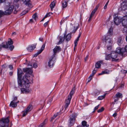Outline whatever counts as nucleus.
<instances>
[{
    "mask_svg": "<svg viewBox=\"0 0 127 127\" xmlns=\"http://www.w3.org/2000/svg\"><path fill=\"white\" fill-rule=\"evenodd\" d=\"M33 77L32 75H31L30 76H28L26 75H24L23 77V82H22L23 84L22 87L23 88L21 89V92L23 93H29L30 91L29 88L30 86L29 83L30 82H32L33 81L32 77Z\"/></svg>",
    "mask_w": 127,
    "mask_h": 127,
    "instance_id": "nucleus-1",
    "label": "nucleus"
},
{
    "mask_svg": "<svg viewBox=\"0 0 127 127\" xmlns=\"http://www.w3.org/2000/svg\"><path fill=\"white\" fill-rule=\"evenodd\" d=\"M113 30L112 28H110L108 30L106 36H105L104 41L105 43L107 49L109 50H111L112 49V42L109 37L113 34Z\"/></svg>",
    "mask_w": 127,
    "mask_h": 127,
    "instance_id": "nucleus-2",
    "label": "nucleus"
},
{
    "mask_svg": "<svg viewBox=\"0 0 127 127\" xmlns=\"http://www.w3.org/2000/svg\"><path fill=\"white\" fill-rule=\"evenodd\" d=\"M75 89V87H73L70 93L68 96L67 99H66L65 101V104L64 106L65 109H66L69 104L71 100L72 96L74 93Z\"/></svg>",
    "mask_w": 127,
    "mask_h": 127,
    "instance_id": "nucleus-3",
    "label": "nucleus"
},
{
    "mask_svg": "<svg viewBox=\"0 0 127 127\" xmlns=\"http://www.w3.org/2000/svg\"><path fill=\"white\" fill-rule=\"evenodd\" d=\"M21 69H18L17 71V75H18V85L21 87H22L23 84H22V82H23V78L22 80H21L22 74V73H20V72Z\"/></svg>",
    "mask_w": 127,
    "mask_h": 127,
    "instance_id": "nucleus-4",
    "label": "nucleus"
},
{
    "mask_svg": "<svg viewBox=\"0 0 127 127\" xmlns=\"http://www.w3.org/2000/svg\"><path fill=\"white\" fill-rule=\"evenodd\" d=\"M9 122L8 118L0 120V127H8Z\"/></svg>",
    "mask_w": 127,
    "mask_h": 127,
    "instance_id": "nucleus-5",
    "label": "nucleus"
},
{
    "mask_svg": "<svg viewBox=\"0 0 127 127\" xmlns=\"http://www.w3.org/2000/svg\"><path fill=\"white\" fill-rule=\"evenodd\" d=\"M77 115L75 113L72 114L70 115V118L69 120V126L71 127L73 125L74 123L75 122V118Z\"/></svg>",
    "mask_w": 127,
    "mask_h": 127,
    "instance_id": "nucleus-6",
    "label": "nucleus"
},
{
    "mask_svg": "<svg viewBox=\"0 0 127 127\" xmlns=\"http://www.w3.org/2000/svg\"><path fill=\"white\" fill-rule=\"evenodd\" d=\"M33 108L32 105L31 104H30L28 107L26 109L23 111L22 112L23 117L25 116L27 114L31 111Z\"/></svg>",
    "mask_w": 127,
    "mask_h": 127,
    "instance_id": "nucleus-7",
    "label": "nucleus"
},
{
    "mask_svg": "<svg viewBox=\"0 0 127 127\" xmlns=\"http://www.w3.org/2000/svg\"><path fill=\"white\" fill-rule=\"evenodd\" d=\"M123 97V95L122 93L117 92L114 97V102H115L117 101L119 99L122 98Z\"/></svg>",
    "mask_w": 127,
    "mask_h": 127,
    "instance_id": "nucleus-8",
    "label": "nucleus"
},
{
    "mask_svg": "<svg viewBox=\"0 0 127 127\" xmlns=\"http://www.w3.org/2000/svg\"><path fill=\"white\" fill-rule=\"evenodd\" d=\"M122 20V18L118 16L115 17L114 19V23L117 25H119L121 22Z\"/></svg>",
    "mask_w": 127,
    "mask_h": 127,
    "instance_id": "nucleus-9",
    "label": "nucleus"
},
{
    "mask_svg": "<svg viewBox=\"0 0 127 127\" xmlns=\"http://www.w3.org/2000/svg\"><path fill=\"white\" fill-rule=\"evenodd\" d=\"M53 56H52L49 59V61L48 62V65L50 67H53L54 63V61H55V60L54 59H55L54 58L55 57L53 58Z\"/></svg>",
    "mask_w": 127,
    "mask_h": 127,
    "instance_id": "nucleus-10",
    "label": "nucleus"
},
{
    "mask_svg": "<svg viewBox=\"0 0 127 127\" xmlns=\"http://www.w3.org/2000/svg\"><path fill=\"white\" fill-rule=\"evenodd\" d=\"M111 54L112 59V61H117V59H116L117 57L118 54L115 52L112 51L111 52Z\"/></svg>",
    "mask_w": 127,
    "mask_h": 127,
    "instance_id": "nucleus-11",
    "label": "nucleus"
},
{
    "mask_svg": "<svg viewBox=\"0 0 127 127\" xmlns=\"http://www.w3.org/2000/svg\"><path fill=\"white\" fill-rule=\"evenodd\" d=\"M121 8L123 11H125V13H127V4L126 3L123 2L122 4Z\"/></svg>",
    "mask_w": 127,
    "mask_h": 127,
    "instance_id": "nucleus-12",
    "label": "nucleus"
},
{
    "mask_svg": "<svg viewBox=\"0 0 127 127\" xmlns=\"http://www.w3.org/2000/svg\"><path fill=\"white\" fill-rule=\"evenodd\" d=\"M14 8V6L11 5L9 7L8 9L6 10L4 13V14L6 15L10 14L12 12Z\"/></svg>",
    "mask_w": 127,
    "mask_h": 127,
    "instance_id": "nucleus-13",
    "label": "nucleus"
},
{
    "mask_svg": "<svg viewBox=\"0 0 127 127\" xmlns=\"http://www.w3.org/2000/svg\"><path fill=\"white\" fill-rule=\"evenodd\" d=\"M61 50V48L60 46H56L53 49L54 54L52 56L53 57H55L56 53H58Z\"/></svg>",
    "mask_w": 127,
    "mask_h": 127,
    "instance_id": "nucleus-14",
    "label": "nucleus"
},
{
    "mask_svg": "<svg viewBox=\"0 0 127 127\" xmlns=\"http://www.w3.org/2000/svg\"><path fill=\"white\" fill-rule=\"evenodd\" d=\"M121 22L123 26H126L127 25V15H126L123 17Z\"/></svg>",
    "mask_w": 127,
    "mask_h": 127,
    "instance_id": "nucleus-15",
    "label": "nucleus"
},
{
    "mask_svg": "<svg viewBox=\"0 0 127 127\" xmlns=\"http://www.w3.org/2000/svg\"><path fill=\"white\" fill-rule=\"evenodd\" d=\"M45 44L44 43L42 45L40 49L34 55V57H37V55L40 53H41L43 51L45 47Z\"/></svg>",
    "mask_w": 127,
    "mask_h": 127,
    "instance_id": "nucleus-16",
    "label": "nucleus"
},
{
    "mask_svg": "<svg viewBox=\"0 0 127 127\" xmlns=\"http://www.w3.org/2000/svg\"><path fill=\"white\" fill-rule=\"evenodd\" d=\"M72 26V29H73L72 30V33H74L78 29L79 24L78 23H75Z\"/></svg>",
    "mask_w": 127,
    "mask_h": 127,
    "instance_id": "nucleus-17",
    "label": "nucleus"
},
{
    "mask_svg": "<svg viewBox=\"0 0 127 127\" xmlns=\"http://www.w3.org/2000/svg\"><path fill=\"white\" fill-rule=\"evenodd\" d=\"M117 54H121L122 55L124 54V50H123V48L118 47L116 51V52Z\"/></svg>",
    "mask_w": 127,
    "mask_h": 127,
    "instance_id": "nucleus-18",
    "label": "nucleus"
},
{
    "mask_svg": "<svg viewBox=\"0 0 127 127\" xmlns=\"http://www.w3.org/2000/svg\"><path fill=\"white\" fill-rule=\"evenodd\" d=\"M19 102V101H18L17 102H14V100H12L9 106L12 107H16L17 106V103Z\"/></svg>",
    "mask_w": 127,
    "mask_h": 127,
    "instance_id": "nucleus-19",
    "label": "nucleus"
},
{
    "mask_svg": "<svg viewBox=\"0 0 127 127\" xmlns=\"http://www.w3.org/2000/svg\"><path fill=\"white\" fill-rule=\"evenodd\" d=\"M36 44H34L33 46H29L27 48L28 50L30 52H31L33 51L34 49L35 48Z\"/></svg>",
    "mask_w": 127,
    "mask_h": 127,
    "instance_id": "nucleus-20",
    "label": "nucleus"
},
{
    "mask_svg": "<svg viewBox=\"0 0 127 127\" xmlns=\"http://www.w3.org/2000/svg\"><path fill=\"white\" fill-rule=\"evenodd\" d=\"M24 3L26 5L30 6L31 5L30 0H22Z\"/></svg>",
    "mask_w": 127,
    "mask_h": 127,
    "instance_id": "nucleus-21",
    "label": "nucleus"
},
{
    "mask_svg": "<svg viewBox=\"0 0 127 127\" xmlns=\"http://www.w3.org/2000/svg\"><path fill=\"white\" fill-rule=\"evenodd\" d=\"M64 39L67 41H69L71 38V34H67L66 35H64Z\"/></svg>",
    "mask_w": 127,
    "mask_h": 127,
    "instance_id": "nucleus-22",
    "label": "nucleus"
},
{
    "mask_svg": "<svg viewBox=\"0 0 127 127\" xmlns=\"http://www.w3.org/2000/svg\"><path fill=\"white\" fill-rule=\"evenodd\" d=\"M1 45L2 48V47L5 48H8V46L7 42H3Z\"/></svg>",
    "mask_w": 127,
    "mask_h": 127,
    "instance_id": "nucleus-23",
    "label": "nucleus"
},
{
    "mask_svg": "<svg viewBox=\"0 0 127 127\" xmlns=\"http://www.w3.org/2000/svg\"><path fill=\"white\" fill-rule=\"evenodd\" d=\"M47 119H45L43 122L40 125L39 127H45V125L47 123Z\"/></svg>",
    "mask_w": 127,
    "mask_h": 127,
    "instance_id": "nucleus-24",
    "label": "nucleus"
},
{
    "mask_svg": "<svg viewBox=\"0 0 127 127\" xmlns=\"http://www.w3.org/2000/svg\"><path fill=\"white\" fill-rule=\"evenodd\" d=\"M56 2V1L54 0L50 4V6L52 10H53V8L55 6V3Z\"/></svg>",
    "mask_w": 127,
    "mask_h": 127,
    "instance_id": "nucleus-25",
    "label": "nucleus"
},
{
    "mask_svg": "<svg viewBox=\"0 0 127 127\" xmlns=\"http://www.w3.org/2000/svg\"><path fill=\"white\" fill-rule=\"evenodd\" d=\"M101 62L100 61L97 62L95 64V68L97 69V68H99L100 67L101 64Z\"/></svg>",
    "mask_w": 127,
    "mask_h": 127,
    "instance_id": "nucleus-26",
    "label": "nucleus"
},
{
    "mask_svg": "<svg viewBox=\"0 0 127 127\" xmlns=\"http://www.w3.org/2000/svg\"><path fill=\"white\" fill-rule=\"evenodd\" d=\"M81 33L80 32L79 36L77 37V38L75 40L74 43L75 45V46H76L77 44V42L79 40V38L80 37L81 35Z\"/></svg>",
    "mask_w": 127,
    "mask_h": 127,
    "instance_id": "nucleus-27",
    "label": "nucleus"
},
{
    "mask_svg": "<svg viewBox=\"0 0 127 127\" xmlns=\"http://www.w3.org/2000/svg\"><path fill=\"white\" fill-rule=\"evenodd\" d=\"M62 4L63 7L64 8L67 6V2L65 1H62Z\"/></svg>",
    "mask_w": 127,
    "mask_h": 127,
    "instance_id": "nucleus-28",
    "label": "nucleus"
},
{
    "mask_svg": "<svg viewBox=\"0 0 127 127\" xmlns=\"http://www.w3.org/2000/svg\"><path fill=\"white\" fill-rule=\"evenodd\" d=\"M7 65L6 64L3 65H2V70H3V71H4V70L6 71L7 70Z\"/></svg>",
    "mask_w": 127,
    "mask_h": 127,
    "instance_id": "nucleus-29",
    "label": "nucleus"
},
{
    "mask_svg": "<svg viewBox=\"0 0 127 127\" xmlns=\"http://www.w3.org/2000/svg\"><path fill=\"white\" fill-rule=\"evenodd\" d=\"M82 124L83 127H88L89 126V125L87 124V122L85 121H83L82 122Z\"/></svg>",
    "mask_w": 127,
    "mask_h": 127,
    "instance_id": "nucleus-30",
    "label": "nucleus"
},
{
    "mask_svg": "<svg viewBox=\"0 0 127 127\" xmlns=\"http://www.w3.org/2000/svg\"><path fill=\"white\" fill-rule=\"evenodd\" d=\"M64 38L63 37H60V40L58 42V45L62 43L64 40Z\"/></svg>",
    "mask_w": 127,
    "mask_h": 127,
    "instance_id": "nucleus-31",
    "label": "nucleus"
},
{
    "mask_svg": "<svg viewBox=\"0 0 127 127\" xmlns=\"http://www.w3.org/2000/svg\"><path fill=\"white\" fill-rule=\"evenodd\" d=\"M109 73V71L107 70H105L102 71L99 74V75H100L105 74H108Z\"/></svg>",
    "mask_w": 127,
    "mask_h": 127,
    "instance_id": "nucleus-32",
    "label": "nucleus"
},
{
    "mask_svg": "<svg viewBox=\"0 0 127 127\" xmlns=\"http://www.w3.org/2000/svg\"><path fill=\"white\" fill-rule=\"evenodd\" d=\"M32 17L33 19L36 21V20L38 19V16L37 13H35L33 14L32 15Z\"/></svg>",
    "mask_w": 127,
    "mask_h": 127,
    "instance_id": "nucleus-33",
    "label": "nucleus"
},
{
    "mask_svg": "<svg viewBox=\"0 0 127 127\" xmlns=\"http://www.w3.org/2000/svg\"><path fill=\"white\" fill-rule=\"evenodd\" d=\"M106 94H105L103 95H101L98 97V99L99 100H101L104 98L105 97Z\"/></svg>",
    "mask_w": 127,
    "mask_h": 127,
    "instance_id": "nucleus-34",
    "label": "nucleus"
},
{
    "mask_svg": "<svg viewBox=\"0 0 127 127\" xmlns=\"http://www.w3.org/2000/svg\"><path fill=\"white\" fill-rule=\"evenodd\" d=\"M7 43L9 45H12L13 44V41L11 39L9 38V40L8 41V43Z\"/></svg>",
    "mask_w": 127,
    "mask_h": 127,
    "instance_id": "nucleus-35",
    "label": "nucleus"
},
{
    "mask_svg": "<svg viewBox=\"0 0 127 127\" xmlns=\"http://www.w3.org/2000/svg\"><path fill=\"white\" fill-rule=\"evenodd\" d=\"M111 58V54H108L106 56L105 59L106 60H109Z\"/></svg>",
    "mask_w": 127,
    "mask_h": 127,
    "instance_id": "nucleus-36",
    "label": "nucleus"
},
{
    "mask_svg": "<svg viewBox=\"0 0 127 127\" xmlns=\"http://www.w3.org/2000/svg\"><path fill=\"white\" fill-rule=\"evenodd\" d=\"M123 50L124 54L127 53V45L125 46V48H123Z\"/></svg>",
    "mask_w": 127,
    "mask_h": 127,
    "instance_id": "nucleus-37",
    "label": "nucleus"
},
{
    "mask_svg": "<svg viewBox=\"0 0 127 127\" xmlns=\"http://www.w3.org/2000/svg\"><path fill=\"white\" fill-rule=\"evenodd\" d=\"M125 27L123 29V31L124 33H127V26Z\"/></svg>",
    "mask_w": 127,
    "mask_h": 127,
    "instance_id": "nucleus-38",
    "label": "nucleus"
},
{
    "mask_svg": "<svg viewBox=\"0 0 127 127\" xmlns=\"http://www.w3.org/2000/svg\"><path fill=\"white\" fill-rule=\"evenodd\" d=\"M59 113H57L56 114H55L51 118L52 121L53 119L55 118L57 115H58Z\"/></svg>",
    "mask_w": 127,
    "mask_h": 127,
    "instance_id": "nucleus-39",
    "label": "nucleus"
},
{
    "mask_svg": "<svg viewBox=\"0 0 127 127\" xmlns=\"http://www.w3.org/2000/svg\"><path fill=\"white\" fill-rule=\"evenodd\" d=\"M100 91L97 90H95L94 92L95 94L96 95H98L100 93Z\"/></svg>",
    "mask_w": 127,
    "mask_h": 127,
    "instance_id": "nucleus-40",
    "label": "nucleus"
},
{
    "mask_svg": "<svg viewBox=\"0 0 127 127\" xmlns=\"http://www.w3.org/2000/svg\"><path fill=\"white\" fill-rule=\"evenodd\" d=\"M104 110V108L102 107L100 109H99L97 110V112L98 113H100L103 111Z\"/></svg>",
    "mask_w": 127,
    "mask_h": 127,
    "instance_id": "nucleus-41",
    "label": "nucleus"
},
{
    "mask_svg": "<svg viewBox=\"0 0 127 127\" xmlns=\"http://www.w3.org/2000/svg\"><path fill=\"white\" fill-rule=\"evenodd\" d=\"M122 41V38H119L118 41V43L119 45H120V43Z\"/></svg>",
    "mask_w": 127,
    "mask_h": 127,
    "instance_id": "nucleus-42",
    "label": "nucleus"
},
{
    "mask_svg": "<svg viewBox=\"0 0 127 127\" xmlns=\"http://www.w3.org/2000/svg\"><path fill=\"white\" fill-rule=\"evenodd\" d=\"M32 72V68H28V72L29 74L31 73Z\"/></svg>",
    "mask_w": 127,
    "mask_h": 127,
    "instance_id": "nucleus-43",
    "label": "nucleus"
},
{
    "mask_svg": "<svg viewBox=\"0 0 127 127\" xmlns=\"http://www.w3.org/2000/svg\"><path fill=\"white\" fill-rule=\"evenodd\" d=\"M99 7V5L98 4L96 6V7L95 8V9H94V10L93 11V12H94L95 13V12L97 10V9Z\"/></svg>",
    "mask_w": 127,
    "mask_h": 127,
    "instance_id": "nucleus-44",
    "label": "nucleus"
},
{
    "mask_svg": "<svg viewBox=\"0 0 127 127\" xmlns=\"http://www.w3.org/2000/svg\"><path fill=\"white\" fill-rule=\"evenodd\" d=\"M52 13L51 12H49L47 13L45 16L46 18L50 16L52 14Z\"/></svg>",
    "mask_w": 127,
    "mask_h": 127,
    "instance_id": "nucleus-45",
    "label": "nucleus"
},
{
    "mask_svg": "<svg viewBox=\"0 0 127 127\" xmlns=\"http://www.w3.org/2000/svg\"><path fill=\"white\" fill-rule=\"evenodd\" d=\"M28 12V11L26 10H25L23 11L21 13V14L22 15H24L26 14Z\"/></svg>",
    "mask_w": 127,
    "mask_h": 127,
    "instance_id": "nucleus-46",
    "label": "nucleus"
},
{
    "mask_svg": "<svg viewBox=\"0 0 127 127\" xmlns=\"http://www.w3.org/2000/svg\"><path fill=\"white\" fill-rule=\"evenodd\" d=\"M28 69V68H24L23 69V71L24 72H27Z\"/></svg>",
    "mask_w": 127,
    "mask_h": 127,
    "instance_id": "nucleus-47",
    "label": "nucleus"
},
{
    "mask_svg": "<svg viewBox=\"0 0 127 127\" xmlns=\"http://www.w3.org/2000/svg\"><path fill=\"white\" fill-rule=\"evenodd\" d=\"M9 47L10 50L11 51H12L13 50V49L14 48V46L13 45H11L10 46V47Z\"/></svg>",
    "mask_w": 127,
    "mask_h": 127,
    "instance_id": "nucleus-48",
    "label": "nucleus"
},
{
    "mask_svg": "<svg viewBox=\"0 0 127 127\" xmlns=\"http://www.w3.org/2000/svg\"><path fill=\"white\" fill-rule=\"evenodd\" d=\"M93 77H92L90 76L88 78V81L87 82L88 83L90 82V81L92 79Z\"/></svg>",
    "mask_w": 127,
    "mask_h": 127,
    "instance_id": "nucleus-49",
    "label": "nucleus"
},
{
    "mask_svg": "<svg viewBox=\"0 0 127 127\" xmlns=\"http://www.w3.org/2000/svg\"><path fill=\"white\" fill-rule=\"evenodd\" d=\"M4 14V12L1 10H0V18L1 17L2 15Z\"/></svg>",
    "mask_w": 127,
    "mask_h": 127,
    "instance_id": "nucleus-50",
    "label": "nucleus"
},
{
    "mask_svg": "<svg viewBox=\"0 0 127 127\" xmlns=\"http://www.w3.org/2000/svg\"><path fill=\"white\" fill-rule=\"evenodd\" d=\"M97 69L96 68H95L93 70V71L92 73L94 74H95L96 72Z\"/></svg>",
    "mask_w": 127,
    "mask_h": 127,
    "instance_id": "nucleus-51",
    "label": "nucleus"
},
{
    "mask_svg": "<svg viewBox=\"0 0 127 127\" xmlns=\"http://www.w3.org/2000/svg\"><path fill=\"white\" fill-rule=\"evenodd\" d=\"M99 105H98L97 106L95 107L94 109V111H93V112H95V110L97 109L98 108Z\"/></svg>",
    "mask_w": 127,
    "mask_h": 127,
    "instance_id": "nucleus-52",
    "label": "nucleus"
},
{
    "mask_svg": "<svg viewBox=\"0 0 127 127\" xmlns=\"http://www.w3.org/2000/svg\"><path fill=\"white\" fill-rule=\"evenodd\" d=\"M121 71L123 73H126L127 72V70H126L124 69H122L121 70Z\"/></svg>",
    "mask_w": 127,
    "mask_h": 127,
    "instance_id": "nucleus-53",
    "label": "nucleus"
},
{
    "mask_svg": "<svg viewBox=\"0 0 127 127\" xmlns=\"http://www.w3.org/2000/svg\"><path fill=\"white\" fill-rule=\"evenodd\" d=\"M33 67L35 68H37V64L36 63H34L33 64Z\"/></svg>",
    "mask_w": 127,
    "mask_h": 127,
    "instance_id": "nucleus-54",
    "label": "nucleus"
},
{
    "mask_svg": "<svg viewBox=\"0 0 127 127\" xmlns=\"http://www.w3.org/2000/svg\"><path fill=\"white\" fill-rule=\"evenodd\" d=\"M124 85L123 84H121L119 86V87L120 88H123L124 87Z\"/></svg>",
    "mask_w": 127,
    "mask_h": 127,
    "instance_id": "nucleus-55",
    "label": "nucleus"
},
{
    "mask_svg": "<svg viewBox=\"0 0 127 127\" xmlns=\"http://www.w3.org/2000/svg\"><path fill=\"white\" fill-rule=\"evenodd\" d=\"M9 68H10V70H12L13 68V66L10 65H9Z\"/></svg>",
    "mask_w": 127,
    "mask_h": 127,
    "instance_id": "nucleus-56",
    "label": "nucleus"
},
{
    "mask_svg": "<svg viewBox=\"0 0 127 127\" xmlns=\"http://www.w3.org/2000/svg\"><path fill=\"white\" fill-rule=\"evenodd\" d=\"M48 21L45 23L44 24V26L45 27H46L48 24Z\"/></svg>",
    "mask_w": 127,
    "mask_h": 127,
    "instance_id": "nucleus-57",
    "label": "nucleus"
},
{
    "mask_svg": "<svg viewBox=\"0 0 127 127\" xmlns=\"http://www.w3.org/2000/svg\"><path fill=\"white\" fill-rule=\"evenodd\" d=\"M92 17H93L91 15H90L89 18V19L88 21L89 22L90 21H91V19L92 18Z\"/></svg>",
    "mask_w": 127,
    "mask_h": 127,
    "instance_id": "nucleus-58",
    "label": "nucleus"
},
{
    "mask_svg": "<svg viewBox=\"0 0 127 127\" xmlns=\"http://www.w3.org/2000/svg\"><path fill=\"white\" fill-rule=\"evenodd\" d=\"M117 115V113H116L115 112V113L113 114V115H112V116L113 117H114V118H115L116 117V116Z\"/></svg>",
    "mask_w": 127,
    "mask_h": 127,
    "instance_id": "nucleus-59",
    "label": "nucleus"
},
{
    "mask_svg": "<svg viewBox=\"0 0 127 127\" xmlns=\"http://www.w3.org/2000/svg\"><path fill=\"white\" fill-rule=\"evenodd\" d=\"M88 55H87L86 57L85 58L84 60L85 61H86L87 60L88 57Z\"/></svg>",
    "mask_w": 127,
    "mask_h": 127,
    "instance_id": "nucleus-60",
    "label": "nucleus"
},
{
    "mask_svg": "<svg viewBox=\"0 0 127 127\" xmlns=\"http://www.w3.org/2000/svg\"><path fill=\"white\" fill-rule=\"evenodd\" d=\"M108 4V3H106L104 7V9H105L106 8Z\"/></svg>",
    "mask_w": 127,
    "mask_h": 127,
    "instance_id": "nucleus-61",
    "label": "nucleus"
},
{
    "mask_svg": "<svg viewBox=\"0 0 127 127\" xmlns=\"http://www.w3.org/2000/svg\"><path fill=\"white\" fill-rule=\"evenodd\" d=\"M17 97H16L14 98V99L13 100H14V102H16L17 100Z\"/></svg>",
    "mask_w": 127,
    "mask_h": 127,
    "instance_id": "nucleus-62",
    "label": "nucleus"
},
{
    "mask_svg": "<svg viewBox=\"0 0 127 127\" xmlns=\"http://www.w3.org/2000/svg\"><path fill=\"white\" fill-rule=\"evenodd\" d=\"M95 12H93V11H92V13L91 14H90V15L93 16L94 15V14L95 13Z\"/></svg>",
    "mask_w": 127,
    "mask_h": 127,
    "instance_id": "nucleus-63",
    "label": "nucleus"
},
{
    "mask_svg": "<svg viewBox=\"0 0 127 127\" xmlns=\"http://www.w3.org/2000/svg\"><path fill=\"white\" fill-rule=\"evenodd\" d=\"M43 39L42 38L40 37L39 38V40L41 41H43Z\"/></svg>",
    "mask_w": 127,
    "mask_h": 127,
    "instance_id": "nucleus-64",
    "label": "nucleus"
}]
</instances>
